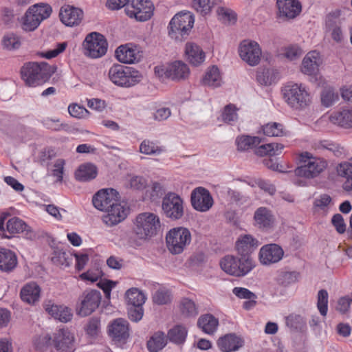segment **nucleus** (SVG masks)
I'll list each match as a JSON object with an SVG mask.
<instances>
[{
    "label": "nucleus",
    "instance_id": "nucleus-1",
    "mask_svg": "<svg viewBox=\"0 0 352 352\" xmlns=\"http://www.w3.org/2000/svg\"><path fill=\"white\" fill-rule=\"evenodd\" d=\"M56 67L47 63H28L21 68V76L29 87H36L47 82L55 72Z\"/></svg>",
    "mask_w": 352,
    "mask_h": 352
},
{
    "label": "nucleus",
    "instance_id": "nucleus-2",
    "mask_svg": "<svg viewBox=\"0 0 352 352\" xmlns=\"http://www.w3.org/2000/svg\"><path fill=\"white\" fill-rule=\"evenodd\" d=\"M298 160L300 165L294 170V174L307 178L318 177L327 168L328 164L325 160L315 157L307 151L298 155Z\"/></svg>",
    "mask_w": 352,
    "mask_h": 352
},
{
    "label": "nucleus",
    "instance_id": "nucleus-3",
    "mask_svg": "<svg viewBox=\"0 0 352 352\" xmlns=\"http://www.w3.org/2000/svg\"><path fill=\"white\" fill-rule=\"evenodd\" d=\"M108 76L114 85L121 87L134 86L142 79V76L138 71L119 64L110 67Z\"/></svg>",
    "mask_w": 352,
    "mask_h": 352
},
{
    "label": "nucleus",
    "instance_id": "nucleus-4",
    "mask_svg": "<svg viewBox=\"0 0 352 352\" xmlns=\"http://www.w3.org/2000/svg\"><path fill=\"white\" fill-rule=\"evenodd\" d=\"M282 93L285 102L296 109H303L311 102L309 94L302 84H287L283 88Z\"/></svg>",
    "mask_w": 352,
    "mask_h": 352
},
{
    "label": "nucleus",
    "instance_id": "nucleus-5",
    "mask_svg": "<svg viewBox=\"0 0 352 352\" xmlns=\"http://www.w3.org/2000/svg\"><path fill=\"white\" fill-rule=\"evenodd\" d=\"M194 17L190 12L175 14L168 25V35L176 41H182L189 35L193 25Z\"/></svg>",
    "mask_w": 352,
    "mask_h": 352
},
{
    "label": "nucleus",
    "instance_id": "nucleus-6",
    "mask_svg": "<svg viewBox=\"0 0 352 352\" xmlns=\"http://www.w3.org/2000/svg\"><path fill=\"white\" fill-rule=\"evenodd\" d=\"M190 241L191 234L188 229L184 227L170 229L166 235L167 248L173 254H181Z\"/></svg>",
    "mask_w": 352,
    "mask_h": 352
},
{
    "label": "nucleus",
    "instance_id": "nucleus-7",
    "mask_svg": "<svg viewBox=\"0 0 352 352\" xmlns=\"http://www.w3.org/2000/svg\"><path fill=\"white\" fill-rule=\"evenodd\" d=\"M160 228V221L156 214L144 212L136 217L134 231L139 239H147L156 234Z\"/></svg>",
    "mask_w": 352,
    "mask_h": 352
},
{
    "label": "nucleus",
    "instance_id": "nucleus-8",
    "mask_svg": "<svg viewBox=\"0 0 352 352\" xmlns=\"http://www.w3.org/2000/svg\"><path fill=\"white\" fill-rule=\"evenodd\" d=\"M51 13L52 8L47 4L38 3L31 6L23 17V28L26 31L34 30Z\"/></svg>",
    "mask_w": 352,
    "mask_h": 352
},
{
    "label": "nucleus",
    "instance_id": "nucleus-9",
    "mask_svg": "<svg viewBox=\"0 0 352 352\" xmlns=\"http://www.w3.org/2000/svg\"><path fill=\"white\" fill-rule=\"evenodd\" d=\"M85 54L97 58L104 56L107 51L108 43L104 36L96 32L88 34L82 43Z\"/></svg>",
    "mask_w": 352,
    "mask_h": 352
},
{
    "label": "nucleus",
    "instance_id": "nucleus-10",
    "mask_svg": "<svg viewBox=\"0 0 352 352\" xmlns=\"http://www.w3.org/2000/svg\"><path fill=\"white\" fill-rule=\"evenodd\" d=\"M162 209L164 214L172 220L180 219L184 214L183 199L175 192H168L163 199Z\"/></svg>",
    "mask_w": 352,
    "mask_h": 352
},
{
    "label": "nucleus",
    "instance_id": "nucleus-11",
    "mask_svg": "<svg viewBox=\"0 0 352 352\" xmlns=\"http://www.w3.org/2000/svg\"><path fill=\"white\" fill-rule=\"evenodd\" d=\"M101 294L99 291L85 290L78 298L76 312L80 316L91 314L100 305Z\"/></svg>",
    "mask_w": 352,
    "mask_h": 352
},
{
    "label": "nucleus",
    "instance_id": "nucleus-12",
    "mask_svg": "<svg viewBox=\"0 0 352 352\" xmlns=\"http://www.w3.org/2000/svg\"><path fill=\"white\" fill-rule=\"evenodd\" d=\"M154 5L149 0H132L125 7V12L130 18L138 21H146L153 15Z\"/></svg>",
    "mask_w": 352,
    "mask_h": 352
},
{
    "label": "nucleus",
    "instance_id": "nucleus-13",
    "mask_svg": "<svg viewBox=\"0 0 352 352\" xmlns=\"http://www.w3.org/2000/svg\"><path fill=\"white\" fill-rule=\"evenodd\" d=\"M240 58L250 66L258 65L261 59L262 50L259 44L250 40L243 41L239 46Z\"/></svg>",
    "mask_w": 352,
    "mask_h": 352
},
{
    "label": "nucleus",
    "instance_id": "nucleus-14",
    "mask_svg": "<svg viewBox=\"0 0 352 352\" xmlns=\"http://www.w3.org/2000/svg\"><path fill=\"white\" fill-rule=\"evenodd\" d=\"M129 213L126 204L119 200L111 206L102 216V222L108 227L116 226L123 221Z\"/></svg>",
    "mask_w": 352,
    "mask_h": 352
},
{
    "label": "nucleus",
    "instance_id": "nucleus-15",
    "mask_svg": "<svg viewBox=\"0 0 352 352\" xmlns=\"http://www.w3.org/2000/svg\"><path fill=\"white\" fill-rule=\"evenodd\" d=\"M190 200L193 208L202 212L208 211L214 203L210 192L203 187L196 188L192 191Z\"/></svg>",
    "mask_w": 352,
    "mask_h": 352
},
{
    "label": "nucleus",
    "instance_id": "nucleus-16",
    "mask_svg": "<svg viewBox=\"0 0 352 352\" xmlns=\"http://www.w3.org/2000/svg\"><path fill=\"white\" fill-rule=\"evenodd\" d=\"M75 338L67 329H60L54 333L52 343L59 352H74Z\"/></svg>",
    "mask_w": 352,
    "mask_h": 352
},
{
    "label": "nucleus",
    "instance_id": "nucleus-17",
    "mask_svg": "<svg viewBox=\"0 0 352 352\" xmlns=\"http://www.w3.org/2000/svg\"><path fill=\"white\" fill-rule=\"evenodd\" d=\"M277 16L283 20L296 18L302 11V5L298 0H276Z\"/></svg>",
    "mask_w": 352,
    "mask_h": 352
},
{
    "label": "nucleus",
    "instance_id": "nucleus-18",
    "mask_svg": "<svg viewBox=\"0 0 352 352\" xmlns=\"http://www.w3.org/2000/svg\"><path fill=\"white\" fill-rule=\"evenodd\" d=\"M118 192L113 188L100 190L93 197V204L96 209L105 212L118 201Z\"/></svg>",
    "mask_w": 352,
    "mask_h": 352
},
{
    "label": "nucleus",
    "instance_id": "nucleus-19",
    "mask_svg": "<svg viewBox=\"0 0 352 352\" xmlns=\"http://www.w3.org/2000/svg\"><path fill=\"white\" fill-rule=\"evenodd\" d=\"M284 255L283 249L277 244L271 243L263 246L259 251L260 263L263 265H270L279 262Z\"/></svg>",
    "mask_w": 352,
    "mask_h": 352
},
{
    "label": "nucleus",
    "instance_id": "nucleus-20",
    "mask_svg": "<svg viewBox=\"0 0 352 352\" xmlns=\"http://www.w3.org/2000/svg\"><path fill=\"white\" fill-rule=\"evenodd\" d=\"M108 332L113 340L124 343L129 337V323L124 319L117 318L109 324Z\"/></svg>",
    "mask_w": 352,
    "mask_h": 352
},
{
    "label": "nucleus",
    "instance_id": "nucleus-21",
    "mask_svg": "<svg viewBox=\"0 0 352 352\" xmlns=\"http://www.w3.org/2000/svg\"><path fill=\"white\" fill-rule=\"evenodd\" d=\"M188 66L181 60H177L168 65L164 70V76L174 81H182L188 79L190 76Z\"/></svg>",
    "mask_w": 352,
    "mask_h": 352
},
{
    "label": "nucleus",
    "instance_id": "nucleus-22",
    "mask_svg": "<svg viewBox=\"0 0 352 352\" xmlns=\"http://www.w3.org/2000/svg\"><path fill=\"white\" fill-rule=\"evenodd\" d=\"M116 56L121 63L131 64L138 62L141 59L142 54L136 45L126 44L117 48Z\"/></svg>",
    "mask_w": 352,
    "mask_h": 352
},
{
    "label": "nucleus",
    "instance_id": "nucleus-23",
    "mask_svg": "<svg viewBox=\"0 0 352 352\" xmlns=\"http://www.w3.org/2000/svg\"><path fill=\"white\" fill-rule=\"evenodd\" d=\"M60 19L67 26L78 25L83 18V12L81 9L71 6H63L59 12Z\"/></svg>",
    "mask_w": 352,
    "mask_h": 352
},
{
    "label": "nucleus",
    "instance_id": "nucleus-24",
    "mask_svg": "<svg viewBox=\"0 0 352 352\" xmlns=\"http://www.w3.org/2000/svg\"><path fill=\"white\" fill-rule=\"evenodd\" d=\"M43 307L47 314L60 322H67L72 318L71 309L65 306L56 305L51 300H45Z\"/></svg>",
    "mask_w": 352,
    "mask_h": 352
},
{
    "label": "nucleus",
    "instance_id": "nucleus-25",
    "mask_svg": "<svg viewBox=\"0 0 352 352\" xmlns=\"http://www.w3.org/2000/svg\"><path fill=\"white\" fill-rule=\"evenodd\" d=\"M322 63V59L320 54L316 51L308 52L304 57L300 71L305 75L314 76L319 71V67Z\"/></svg>",
    "mask_w": 352,
    "mask_h": 352
},
{
    "label": "nucleus",
    "instance_id": "nucleus-26",
    "mask_svg": "<svg viewBox=\"0 0 352 352\" xmlns=\"http://www.w3.org/2000/svg\"><path fill=\"white\" fill-rule=\"evenodd\" d=\"M217 344L223 352H235L243 346L244 340L235 333H228L220 337Z\"/></svg>",
    "mask_w": 352,
    "mask_h": 352
},
{
    "label": "nucleus",
    "instance_id": "nucleus-27",
    "mask_svg": "<svg viewBox=\"0 0 352 352\" xmlns=\"http://www.w3.org/2000/svg\"><path fill=\"white\" fill-rule=\"evenodd\" d=\"M41 289L35 282L26 283L21 289L20 296L21 300L29 304L35 305L39 301Z\"/></svg>",
    "mask_w": 352,
    "mask_h": 352
},
{
    "label": "nucleus",
    "instance_id": "nucleus-28",
    "mask_svg": "<svg viewBox=\"0 0 352 352\" xmlns=\"http://www.w3.org/2000/svg\"><path fill=\"white\" fill-rule=\"evenodd\" d=\"M17 265V257L12 250L0 248V271L12 272Z\"/></svg>",
    "mask_w": 352,
    "mask_h": 352
},
{
    "label": "nucleus",
    "instance_id": "nucleus-29",
    "mask_svg": "<svg viewBox=\"0 0 352 352\" xmlns=\"http://www.w3.org/2000/svg\"><path fill=\"white\" fill-rule=\"evenodd\" d=\"M329 121L344 129L352 128V109H343L332 113Z\"/></svg>",
    "mask_w": 352,
    "mask_h": 352
},
{
    "label": "nucleus",
    "instance_id": "nucleus-30",
    "mask_svg": "<svg viewBox=\"0 0 352 352\" xmlns=\"http://www.w3.org/2000/svg\"><path fill=\"white\" fill-rule=\"evenodd\" d=\"M259 245L258 241L250 234L241 235L236 241V249L239 254L249 255V253Z\"/></svg>",
    "mask_w": 352,
    "mask_h": 352
},
{
    "label": "nucleus",
    "instance_id": "nucleus-31",
    "mask_svg": "<svg viewBox=\"0 0 352 352\" xmlns=\"http://www.w3.org/2000/svg\"><path fill=\"white\" fill-rule=\"evenodd\" d=\"M185 54L190 63L195 66L199 65L205 60V54L201 48L194 43H187Z\"/></svg>",
    "mask_w": 352,
    "mask_h": 352
},
{
    "label": "nucleus",
    "instance_id": "nucleus-32",
    "mask_svg": "<svg viewBox=\"0 0 352 352\" xmlns=\"http://www.w3.org/2000/svg\"><path fill=\"white\" fill-rule=\"evenodd\" d=\"M254 219L260 228L270 227L274 221L271 210L265 207L258 208L254 212Z\"/></svg>",
    "mask_w": 352,
    "mask_h": 352
},
{
    "label": "nucleus",
    "instance_id": "nucleus-33",
    "mask_svg": "<svg viewBox=\"0 0 352 352\" xmlns=\"http://www.w3.org/2000/svg\"><path fill=\"white\" fill-rule=\"evenodd\" d=\"M197 325L204 333L212 334L217 329L219 320L212 314H205L199 317Z\"/></svg>",
    "mask_w": 352,
    "mask_h": 352
},
{
    "label": "nucleus",
    "instance_id": "nucleus-34",
    "mask_svg": "<svg viewBox=\"0 0 352 352\" xmlns=\"http://www.w3.org/2000/svg\"><path fill=\"white\" fill-rule=\"evenodd\" d=\"M338 175L346 179L343 184V189L346 191L352 190V161L340 164L337 167Z\"/></svg>",
    "mask_w": 352,
    "mask_h": 352
},
{
    "label": "nucleus",
    "instance_id": "nucleus-35",
    "mask_svg": "<svg viewBox=\"0 0 352 352\" xmlns=\"http://www.w3.org/2000/svg\"><path fill=\"white\" fill-rule=\"evenodd\" d=\"M326 25L327 32L329 34L334 41L340 43L343 40L344 35L340 22L338 20H333L331 17H328Z\"/></svg>",
    "mask_w": 352,
    "mask_h": 352
},
{
    "label": "nucleus",
    "instance_id": "nucleus-36",
    "mask_svg": "<svg viewBox=\"0 0 352 352\" xmlns=\"http://www.w3.org/2000/svg\"><path fill=\"white\" fill-rule=\"evenodd\" d=\"M283 148L284 145L282 144L270 143L257 147L254 151V153L261 157L264 155L275 156L280 155Z\"/></svg>",
    "mask_w": 352,
    "mask_h": 352
},
{
    "label": "nucleus",
    "instance_id": "nucleus-37",
    "mask_svg": "<svg viewBox=\"0 0 352 352\" xmlns=\"http://www.w3.org/2000/svg\"><path fill=\"white\" fill-rule=\"evenodd\" d=\"M277 74L273 68H260L257 71L256 80L262 85L269 86L275 82Z\"/></svg>",
    "mask_w": 352,
    "mask_h": 352
},
{
    "label": "nucleus",
    "instance_id": "nucleus-38",
    "mask_svg": "<svg viewBox=\"0 0 352 352\" xmlns=\"http://www.w3.org/2000/svg\"><path fill=\"white\" fill-rule=\"evenodd\" d=\"M167 343L165 334L162 331L155 333L147 342L149 352H159Z\"/></svg>",
    "mask_w": 352,
    "mask_h": 352
},
{
    "label": "nucleus",
    "instance_id": "nucleus-39",
    "mask_svg": "<svg viewBox=\"0 0 352 352\" xmlns=\"http://www.w3.org/2000/svg\"><path fill=\"white\" fill-rule=\"evenodd\" d=\"M314 148L316 150H327L336 157H340L344 153L343 147L330 140H322L316 142Z\"/></svg>",
    "mask_w": 352,
    "mask_h": 352
},
{
    "label": "nucleus",
    "instance_id": "nucleus-40",
    "mask_svg": "<svg viewBox=\"0 0 352 352\" xmlns=\"http://www.w3.org/2000/svg\"><path fill=\"white\" fill-rule=\"evenodd\" d=\"M96 175V167L91 164H85L80 166L75 173L76 179L80 182H87L94 179Z\"/></svg>",
    "mask_w": 352,
    "mask_h": 352
},
{
    "label": "nucleus",
    "instance_id": "nucleus-41",
    "mask_svg": "<svg viewBox=\"0 0 352 352\" xmlns=\"http://www.w3.org/2000/svg\"><path fill=\"white\" fill-rule=\"evenodd\" d=\"M29 226L24 221L18 218L12 217L6 223V229L10 234H20L26 232V234L30 232Z\"/></svg>",
    "mask_w": 352,
    "mask_h": 352
},
{
    "label": "nucleus",
    "instance_id": "nucleus-42",
    "mask_svg": "<svg viewBox=\"0 0 352 352\" xmlns=\"http://www.w3.org/2000/svg\"><path fill=\"white\" fill-rule=\"evenodd\" d=\"M203 84L209 87L221 86L222 80L219 69L216 66L210 67L202 80Z\"/></svg>",
    "mask_w": 352,
    "mask_h": 352
},
{
    "label": "nucleus",
    "instance_id": "nucleus-43",
    "mask_svg": "<svg viewBox=\"0 0 352 352\" xmlns=\"http://www.w3.org/2000/svg\"><path fill=\"white\" fill-rule=\"evenodd\" d=\"M125 296L127 303L133 307H142L146 300L145 295L135 287L128 289Z\"/></svg>",
    "mask_w": 352,
    "mask_h": 352
},
{
    "label": "nucleus",
    "instance_id": "nucleus-44",
    "mask_svg": "<svg viewBox=\"0 0 352 352\" xmlns=\"http://www.w3.org/2000/svg\"><path fill=\"white\" fill-rule=\"evenodd\" d=\"M262 139L256 136L242 135L237 138L236 142L238 150L247 151L258 146Z\"/></svg>",
    "mask_w": 352,
    "mask_h": 352
},
{
    "label": "nucleus",
    "instance_id": "nucleus-45",
    "mask_svg": "<svg viewBox=\"0 0 352 352\" xmlns=\"http://www.w3.org/2000/svg\"><path fill=\"white\" fill-rule=\"evenodd\" d=\"M187 333L188 331L185 327L176 325L168 331L167 337L170 342L180 344L184 342Z\"/></svg>",
    "mask_w": 352,
    "mask_h": 352
},
{
    "label": "nucleus",
    "instance_id": "nucleus-46",
    "mask_svg": "<svg viewBox=\"0 0 352 352\" xmlns=\"http://www.w3.org/2000/svg\"><path fill=\"white\" fill-rule=\"evenodd\" d=\"M240 255V258H236V267L240 270V272H238L239 276H243L249 273L255 265L250 255Z\"/></svg>",
    "mask_w": 352,
    "mask_h": 352
},
{
    "label": "nucleus",
    "instance_id": "nucleus-47",
    "mask_svg": "<svg viewBox=\"0 0 352 352\" xmlns=\"http://www.w3.org/2000/svg\"><path fill=\"white\" fill-rule=\"evenodd\" d=\"M220 265L221 269L228 274L239 276L240 270L236 267V257L233 256H226L223 257L221 262Z\"/></svg>",
    "mask_w": 352,
    "mask_h": 352
},
{
    "label": "nucleus",
    "instance_id": "nucleus-48",
    "mask_svg": "<svg viewBox=\"0 0 352 352\" xmlns=\"http://www.w3.org/2000/svg\"><path fill=\"white\" fill-rule=\"evenodd\" d=\"M263 133L269 137H279L285 135L284 128L282 124L278 122H270L262 126Z\"/></svg>",
    "mask_w": 352,
    "mask_h": 352
},
{
    "label": "nucleus",
    "instance_id": "nucleus-49",
    "mask_svg": "<svg viewBox=\"0 0 352 352\" xmlns=\"http://www.w3.org/2000/svg\"><path fill=\"white\" fill-rule=\"evenodd\" d=\"M164 151L162 146H157L155 142L144 140L140 145V152L145 155H160Z\"/></svg>",
    "mask_w": 352,
    "mask_h": 352
},
{
    "label": "nucleus",
    "instance_id": "nucleus-50",
    "mask_svg": "<svg viewBox=\"0 0 352 352\" xmlns=\"http://www.w3.org/2000/svg\"><path fill=\"white\" fill-rule=\"evenodd\" d=\"M180 311L186 317H195L198 314L195 303L189 298H184L180 302Z\"/></svg>",
    "mask_w": 352,
    "mask_h": 352
},
{
    "label": "nucleus",
    "instance_id": "nucleus-51",
    "mask_svg": "<svg viewBox=\"0 0 352 352\" xmlns=\"http://www.w3.org/2000/svg\"><path fill=\"white\" fill-rule=\"evenodd\" d=\"M216 4V0H193V8L202 15L210 12Z\"/></svg>",
    "mask_w": 352,
    "mask_h": 352
},
{
    "label": "nucleus",
    "instance_id": "nucleus-52",
    "mask_svg": "<svg viewBox=\"0 0 352 352\" xmlns=\"http://www.w3.org/2000/svg\"><path fill=\"white\" fill-rule=\"evenodd\" d=\"M52 261L57 265L68 267L72 261V255L62 250H56L54 252Z\"/></svg>",
    "mask_w": 352,
    "mask_h": 352
},
{
    "label": "nucleus",
    "instance_id": "nucleus-53",
    "mask_svg": "<svg viewBox=\"0 0 352 352\" xmlns=\"http://www.w3.org/2000/svg\"><path fill=\"white\" fill-rule=\"evenodd\" d=\"M2 44L4 48L12 50L19 48L21 42L17 35L14 33H8L3 37Z\"/></svg>",
    "mask_w": 352,
    "mask_h": 352
},
{
    "label": "nucleus",
    "instance_id": "nucleus-54",
    "mask_svg": "<svg viewBox=\"0 0 352 352\" xmlns=\"http://www.w3.org/2000/svg\"><path fill=\"white\" fill-rule=\"evenodd\" d=\"M338 99V95L332 88L324 89L321 94V101L324 106L329 107Z\"/></svg>",
    "mask_w": 352,
    "mask_h": 352
},
{
    "label": "nucleus",
    "instance_id": "nucleus-55",
    "mask_svg": "<svg viewBox=\"0 0 352 352\" xmlns=\"http://www.w3.org/2000/svg\"><path fill=\"white\" fill-rule=\"evenodd\" d=\"M328 293L325 289H320L318 293L317 307L322 316H325L328 310Z\"/></svg>",
    "mask_w": 352,
    "mask_h": 352
},
{
    "label": "nucleus",
    "instance_id": "nucleus-56",
    "mask_svg": "<svg viewBox=\"0 0 352 352\" xmlns=\"http://www.w3.org/2000/svg\"><path fill=\"white\" fill-rule=\"evenodd\" d=\"M331 201V198L327 194L321 195L319 197L315 199L314 201V208L316 211H326Z\"/></svg>",
    "mask_w": 352,
    "mask_h": 352
},
{
    "label": "nucleus",
    "instance_id": "nucleus-57",
    "mask_svg": "<svg viewBox=\"0 0 352 352\" xmlns=\"http://www.w3.org/2000/svg\"><path fill=\"white\" fill-rule=\"evenodd\" d=\"M68 111L71 116L76 118H85L89 114L84 107L80 106L77 104H72L68 107Z\"/></svg>",
    "mask_w": 352,
    "mask_h": 352
},
{
    "label": "nucleus",
    "instance_id": "nucleus-58",
    "mask_svg": "<svg viewBox=\"0 0 352 352\" xmlns=\"http://www.w3.org/2000/svg\"><path fill=\"white\" fill-rule=\"evenodd\" d=\"M86 332L91 336H96L100 331V321L97 318H91L87 324Z\"/></svg>",
    "mask_w": 352,
    "mask_h": 352
},
{
    "label": "nucleus",
    "instance_id": "nucleus-59",
    "mask_svg": "<svg viewBox=\"0 0 352 352\" xmlns=\"http://www.w3.org/2000/svg\"><path fill=\"white\" fill-rule=\"evenodd\" d=\"M153 300L157 305H166L170 302V295L167 290L160 289L154 294Z\"/></svg>",
    "mask_w": 352,
    "mask_h": 352
},
{
    "label": "nucleus",
    "instance_id": "nucleus-60",
    "mask_svg": "<svg viewBox=\"0 0 352 352\" xmlns=\"http://www.w3.org/2000/svg\"><path fill=\"white\" fill-rule=\"evenodd\" d=\"M217 14L221 20L224 23H232L236 21V14L231 10L219 8L217 10Z\"/></svg>",
    "mask_w": 352,
    "mask_h": 352
},
{
    "label": "nucleus",
    "instance_id": "nucleus-61",
    "mask_svg": "<svg viewBox=\"0 0 352 352\" xmlns=\"http://www.w3.org/2000/svg\"><path fill=\"white\" fill-rule=\"evenodd\" d=\"M65 164L64 160L58 159L53 166L52 174L54 177H56V182H62L63 181Z\"/></svg>",
    "mask_w": 352,
    "mask_h": 352
},
{
    "label": "nucleus",
    "instance_id": "nucleus-62",
    "mask_svg": "<svg viewBox=\"0 0 352 352\" xmlns=\"http://www.w3.org/2000/svg\"><path fill=\"white\" fill-rule=\"evenodd\" d=\"M130 187L135 190H142L147 186L146 179L142 176L133 175L129 180Z\"/></svg>",
    "mask_w": 352,
    "mask_h": 352
},
{
    "label": "nucleus",
    "instance_id": "nucleus-63",
    "mask_svg": "<svg viewBox=\"0 0 352 352\" xmlns=\"http://www.w3.org/2000/svg\"><path fill=\"white\" fill-rule=\"evenodd\" d=\"M67 46V43L66 42L58 43L54 49L48 50L46 52H42L41 56L47 59L54 58L62 53L65 50Z\"/></svg>",
    "mask_w": 352,
    "mask_h": 352
},
{
    "label": "nucleus",
    "instance_id": "nucleus-64",
    "mask_svg": "<svg viewBox=\"0 0 352 352\" xmlns=\"http://www.w3.org/2000/svg\"><path fill=\"white\" fill-rule=\"evenodd\" d=\"M236 109L232 104H228L225 107L222 113V119L226 122H230L237 118Z\"/></svg>",
    "mask_w": 352,
    "mask_h": 352
}]
</instances>
